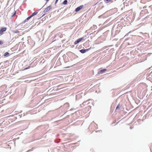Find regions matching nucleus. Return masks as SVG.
I'll list each match as a JSON object with an SVG mask.
<instances>
[{"mask_svg": "<svg viewBox=\"0 0 152 152\" xmlns=\"http://www.w3.org/2000/svg\"><path fill=\"white\" fill-rule=\"evenodd\" d=\"M130 128L131 129H132V127H130Z\"/></svg>", "mask_w": 152, "mask_h": 152, "instance_id": "c85d7f7f", "label": "nucleus"}, {"mask_svg": "<svg viewBox=\"0 0 152 152\" xmlns=\"http://www.w3.org/2000/svg\"><path fill=\"white\" fill-rule=\"evenodd\" d=\"M105 72H106V71L107 70V69H105Z\"/></svg>", "mask_w": 152, "mask_h": 152, "instance_id": "c756f323", "label": "nucleus"}, {"mask_svg": "<svg viewBox=\"0 0 152 152\" xmlns=\"http://www.w3.org/2000/svg\"><path fill=\"white\" fill-rule=\"evenodd\" d=\"M91 48H89L86 49H81L79 50L80 52H81L82 53H85L86 51H88Z\"/></svg>", "mask_w": 152, "mask_h": 152, "instance_id": "39448f33", "label": "nucleus"}, {"mask_svg": "<svg viewBox=\"0 0 152 152\" xmlns=\"http://www.w3.org/2000/svg\"><path fill=\"white\" fill-rule=\"evenodd\" d=\"M13 32L14 33H19V31H18V30H14L13 31Z\"/></svg>", "mask_w": 152, "mask_h": 152, "instance_id": "f3484780", "label": "nucleus"}, {"mask_svg": "<svg viewBox=\"0 0 152 152\" xmlns=\"http://www.w3.org/2000/svg\"><path fill=\"white\" fill-rule=\"evenodd\" d=\"M58 0H56L55 2V4H56V3H57V1H58Z\"/></svg>", "mask_w": 152, "mask_h": 152, "instance_id": "b1692460", "label": "nucleus"}, {"mask_svg": "<svg viewBox=\"0 0 152 152\" xmlns=\"http://www.w3.org/2000/svg\"><path fill=\"white\" fill-rule=\"evenodd\" d=\"M38 13V12H34L31 15H30L32 17H33V16H34L36 15L37 13Z\"/></svg>", "mask_w": 152, "mask_h": 152, "instance_id": "9b49d317", "label": "nucleus"}, {"mask_svg": "<svg viewBox=\"0 0 152 152\" xmlns=\"http://www.w3.org/2000/svg\"><path fill=\"white\" fill-rule=\"evenodd\" d=\"M107 31L105 32V35H107V36H105V40H108L111 39V33L109 29H107L106 28Z\"/></svg>", "mask_w": 152, "mask_h": 152, "instance_id": "f257e3e1", "label": "nucleus"}, {"mask_svg": "<svg viewBox=\"0 0 152 152\" xmlns=\"http://www.w3.org/2000/svg\"><path fill=\"white\" fill-rule=\"evenodd\" d=\"M119 105H120V104H118V105L117 106L116 108V109L115 110H119Z\"/></svg>", "mask_w": 152, "mask_h": 152, "instance_id": "dca6fc26", "label": "nucleus"}, {"mask_svg": "<svg viewBox=\"0 0 152 152\" xmlns=\"http://www.w3.org/2000/svg\"><path fill=\"white\" fill-rule=\"evenodd\" d=\"M31 64H33L32 65V66H31V67H34V66H35L37 64V62H33Z\"/></svg>", "mask_w": 152, "mask_h": 152, "instance_id": "ddd939ff", "label": "nucleus"}, {"mask_svg": "<svg viewBox=\"0 0 152 152\" xmlns=\"http://www.w3.org/2000/svg\"><path fill=\"white\" fill-rule=\"evenodd\" d=\"M131 32V31H130V32H129V33H127V34H126L125 36V37L126 36H127V35H129V33L130 32Z\"/></svg>", "mask_w": 152, "mask_h": 152, "instance_id": "5701e85b", "label": "nucleus"}, {"mask_svg": "<svg viewBox=\"0 0 152 152\" xmlns=\"http://www.w3.org/2000/svg\"><path fill=\"white\" fill-rule=\"evenodd\" d=\"M34 149V148H32L31 150H29L28 151V152L30 151H33Z\"/></svg>", "mask_w": 152, "mask_h": 152, "instance_id": "4be33fe9", "label": "nucleus"}, {"mask_svg": "<svg viewBox=\"0 0 152 152\" xmlns=\"http://www.w3.org/2000/svg\"><path fill=\"white\" fill-rule=\"evenodd\" d=\"M67 3V0H64L62 3V4L64 5L66 4Z\"/></svg>", "mask_w": 152, "mask_h": 152, "instance_id": "4468645a", "label": "nucleus"}, {"mask_svg": "<svg viewBox=\"0 0 152 152\" xmlns=\"http://www.w3.org/2000/svg\"><path fill=\"white\" fill-rule=\"evenodd\" d=\"M83 5H82L77 7L75 9V11L76 12H78L81 10L83 7Z\"/></svg>", "mask_w": 152, "mask_h": 152, "instance_id": "423d86ee", "label": "nucleus"}, {"mask_svg": "<svg viewBox=\"0 0 152 152\" xmlns=\"http://www.w3.org/2000/svg\"><path fill=\"white\" fill-rule=\"evenodd\" d=\"M16 14V11H15V12L13 13V14L12 15V17H14Z\"/></svg>", "mask_w": 152, "mask_h": 152, "instance_id": "aec40b11", "label": "nucleus"}, {"mask_svg": "<svg viewBox=\"0 0 152 152\" xmlns=\"http://www.w3.org/2000/svg\"><path fill=\"white\" fill-rule=\"evenodd\" d=\"M151 73H152V72H151V73H150L149 74V75H151V76H152V75H151Z\"/></svg>", "mask_w": 152, "mask_h": 152, "instance_id": "bb28decb", "label": "nucleus"}, {"mask_svg": "<svg viewBox=\"0 0 152 152\" xmlns=\"http://www.w3.org/2000/svg\"><path fill=\"white\" fill-rule=\"evenodd\" d=\"M31 18H32V17L31 16V15H30V16H29V17H27V18L25 19L23 21L22 23H24L26 22V21L27 20H28L30 19Z\"/></svg>", "mask_w": 152, "mask_h": 152, "instance_id": "1a4fd4ad", "label": "nucleus"}, {"mask_svg": "<svg viewBox=\"0 0 152 152\" xmlns=\"http://www.w3.org/2000/svg\"><path fill=\"white\" fill-rule=\"evenodd\" d=\"M146 7H146V6H144V7H143V9H145V8H146Z\"/></svg>", "mask_w": 152, "mask_h": 152, "instance_id": "393cba45", "label": "nucleus"}, {"mask_svg": "<svg viewBox=\"0 0 152 152\" xmlns=\"http://www.w3.org/2000/svg\"><path fill=\"white\" fill-rule=\"evenodd\" d=\"M3 44V42L2 41L0 40V45H2Z\"/></svg>", "mask_w": 152, "mask_h": 152, "instance_id": "412c9836", "label": "nucleus"}, {"mask_svg": "<svg viewBox=\"0 0 152 152\" xmlns=\"http://www.w3.org/2000/svg\"><path fill=\"white\" fill-rule=\"evenodd\" d=\"M45 15V14H43V15H42L41 17V15H40V16H38V17H37V18H37L38 19H39L41 17H42V16H44V15ZM37 16H38V15H37Z\"/></svg>", "mask_w": 152, "mask_h": 152, "instance_id": "2eb2a0df", "label": "nucleus"}, {"mask_svg": "<svg viewBox=\"0 0 152 152\" xmlns=\"http://www.w3.org/2000/svg\"><path fill=\"white\" fill-rule=\"evenodd\" d=\"M70 67V66H68V67H66V68H69V67Z\"/></svg>", "mask_w": 152, "mask_h": 152, "instance_id": "a878e982", "label": "nucleus"}, {"mask_svg": "<svg viewBox=\"0 0 152 152\" xmlns=\"http://www.w3.org/2000/svg\"><path fill=\"white\" fill-rule=\"evenodd\" d=\"M32 64H30L29 66H28V67H26V68H25L24 69L25 70L27 69H29L30 67H31V66H32Z\"/></svg>", "mask_w": 152, "mask_h": 152, "instance_id": "f8f14e48", "label": "nucleus"}, {"mask_svg": "<svg viewBox=\"0 0 152 152\" xmlns=\"http://www.w3.org/2000/svg\"><path fill=\"white\" fill-rule=\"evenodd\" d=\"M52 8V7L50 5L46 8L44 10V12H46L50 11Z\"/></svg>", "mask_w": 152, "mask_h": 152, "instance_id": "7ed1b4c3", "label": "nucleus"}, {"mask_svg": "<svg viewBox=\"0 0 152 152\" xmlns=\"http://www.w3.org/2000/svg\"><path fill=\"white\" fill-rule=\"evenodd\" d=\"M45 1H46L47 2H48L49 1V0H45Z\"/></svg>", "mask_w": 152, "mask_h": 152, "instance_id": "cd10ccee", "label": "nucleus"}, {"mask_svg": "<svg viewBox=\"0 0 152 152\" xmlns=\"http://www.w3.org/2000/svg\"><path fill=\"white\" fill-rule=\"evenodd\" d=\"M104 72V69L102 70H99L98 71V74H102Z\"/></svg>", "mask_w": 152, "mask_h": 152, "instance_id": "6e6552de", "label": "nucleus"}, {"mask_svg": "<svg viewBox=\"0 0 152 152\" xmlns=\"http://www.w3.org/2000/svg\"><path fill=\"white\" fill-rule=\"evenodd\" d=\"M7 29L6 27H4L1 28L0 29V34L2 35L3 34L4 32Z\"/></svg>", "mask_w": 152, "mask_h": 152, "instance_id": "20e7f679", "label": "nucleus"}, {"mask_svg": "<svg viewBox=\"0 0 152 152\" xmlns=\"http://www.w3.org/2000/svg\"><path fill=\"white\" fill-rule=\"evenodd\" d=\"M9 53L8 52H6L4 53L3 56L5 57H7L9 56Z\"/></svg>", "mask_w": 152, "mask_h": 152, "instance_id": "9d476101", "label": "nucleus"}, {"mask_svg": "<svg viewBox=\"0 0 152 152\" xmlns=\"http://www.w3.org/2000/svg\"><path fill=\"white\" fill-rule=\"evenodd\" d=\"M111 1V0H105V3H107L110 2Z\"/></svg>", "mask_w": 152, "mask_h": 152, "instance_id": "6ab92c4d", "label": "nucleus"}, {"mask_svg": "<svg viewBox=\"0 0 152 152\" xmlns=\"http://www.w3.org/2000/svg\"><path fill=\"white\" fill-rule=\"evenodd\" d=\"M142 0L141 1V2H142Z\"/></svg>", "mask_w": 152, "mask_h": 152, "instance_id": "7c9ffc66", "label": "nucleus"}, {"mask_svg": "<svg viewBox=\"0 0 152 152\" xmlns=\"http://www.w3.org/2000/svg\"><path fill=\"white\" fill-rule=\"evenodd\" d=\"M84 38L83 37H82L78 39L74 42V44L75 45H77L81 42L84 39Z\"/></svg>", "mask_w": 152, "mask_h": 152, "instance_id": "f03ea898", "label": "nucleus"}, {"mask_svg": "<svg viewBox=\"0 0 152 152\" xmlns=\"http://www.w3.org/2000/svg\"><path fill=\"white\" fill-rule=\"evenodd\" d=\"M104 15H101L99 16L98 17V18H104Z\"/></svg>", "mask_w": 152, "mask_h": 152, "instance_id": "a211bd4d", "label": "nucleus"}, {"mask_svg": "<svg viewBox=\"0 0 152 152\" xmlns=\"http://www.w3.org/2000/svg\"><path fill=\"white\" fill-rule=\"evenodd\" d=\"M89 103H90L89 102H88V101L87 100V101H86V102H83L82 104H80V106H81V107H82L83 106H84V105H85L86 104H88Z\"/></svg>", "mask_w": 152, "mask_h": 152, "instance_id": "0eeeda50", "label": "nucleus"}]
</instances>
